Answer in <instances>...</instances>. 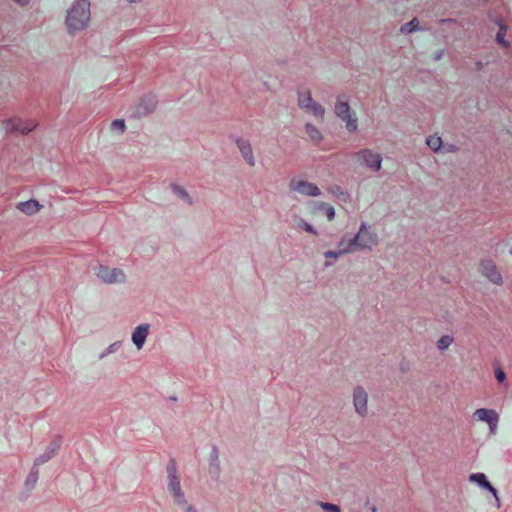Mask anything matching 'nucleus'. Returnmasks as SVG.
Segmentation results:
<instances>
[{"instance_id":"1","label":"nucleus","mask_w":512,"mask_h":512,"mask_svg":"<svg viewBox=\"0 0 512 512\" xmlns=\"http://www.w3.org/2000/svg\"><path fill=\"white\" fill-rule=\"evenodd\" d=\"M90 19V2L88 0H75L67 11L65 24L69 33H73L86 29Z\"/></svg>"},{"instance_id":"2","label":"nucleus","mask_w":512,"mask_h":512,"mask_svg":"<svg viewBox=\"0 0 512 512\" xmlns=\"http://www.w3.org/2000/svg\"><path fill=\"white\" fill-rule=\"evenodd\" d=\"M380 243L379 235L375 227L367 222H362L356 234L353 236V244L357 251L370 252Z\"/></svg>"},{"instance_id":"3","label":"nucleus","mask_w":512,"mask_h":512,"mask_svg":"<svg viewBox=\"0 0 512 512\" xmlns=\"http://www.w3.org/2000/svg\"><path fill=\"white\" fill-rule=\"evenodd\" d=\"M297 105L304 113L314 117L317 121H323L325 117V108L322 104L312 97V93L307 88H302L297 92Z\"/></svg>"},{"instance_id":"4","label":"nucleus","mask_w":512,"mask_h":512,"mask_svg":"<svg viewBox=\"0 0 512 512\" xmlns=\"http://www.w3.org/2000/svg\"><path fill=\"white\" fill-rule=\"evenodd\" d=\"M288 188L290 192L303 197L317 198L322 195L321 188L303 176L292 177L289 180Z\"/></svg>"},{"instance_id":"5","label":"nucleus","mask_w":512,"mask_h":512,"mask_svg":"<svg viewBox=\"0 0 512 512\" xmlns=\"http://www.w3.org/2000/svg\"><path fill=\"white\" fill-rule=\"evenodd\" d=\"M352 406L355 414L365 418L369 414V394L363 385L357 384L351 391Z\"/></svg>"},{"instance_id":"6","label":"nucleus","mask_w":512,"mask_h":512,"mask_svg":"<svg viewBox=\"0 0 512 512\" xmlns=\"http://www.w3.org/2000/svg\"><path fill=\"white\" fill-rule=\"evenodd\" d=\"M1 125L6 133H20L25 135L34 130L38 123L33 119L14 116L4 119Z\"/></svg>"},{"instance_id":"7","label":"nucleus","mask_w":512,"mask_h":512,"mask_svg":"<svg viewBox=\"0 0 512 512\" xmlns=\"http://www.w3.org/2000/svg\"><path fill=\"white\" fill-rule=\"evenodd\" d=\"M97 279L105 284H123L126 282V274L121 268L98 265L95 269Z\"/></svg>"},{"instance_id":"8","label":"nucleus","mask_w":512,"mask_h":512,"mask_svg":"<svg viewBox=\"0 0 512 512\" xmlns=\"http://www.w3.org/2000/svg\"><path fill=\"white\" fill-rule=\"evenodd\" d=\"M478 271L482 277L496 286L504 284V277L493 259L485 258L479 262Z\"/></svg>"},{"instance_id":"9","label":"nucleus","mask_w":512,"mask_h":512,"mask_svg":"<svg viewBox=\"0 0 512 512\" xmlns=\"http://www.w3.org/2000/svg\"><path fill=\"white\" fill-rule=\"evenodd\" d=\"M355 157L361 165L370 169L373 172L380 171L382 167V156L380 153L373 151L372 149L365 148L356 152Z\"/></svg>"},{"instance_id":"10","label":"nucleus","mask_w":512,"mask_h":512,"mask_svg":"<svg viewBox=\"0 0 512 512\" xmlns=\"http://www.w3.org/2000/svg\"><path fill=\"white\" fill-rule=\"evenodd\" d=\"M168 491L176 505L184 504L187 501L185 494L182 490L180 478L175 470L169 471L168 474Z\"/></svg>"},{"instance_id":"11","label":"nucleus","mask_w":512,"mask_h":512,"mask_svg":"<svg viewBox=\"0 0 512 512\" xmlns=\"http://www.w3.org/2000/svg\"><path fill=\"white\" fill-rule=\"evenodd\" d=\"M473 417L477 421L485 422L489 426V431L491 434H496L498 422H499V414L493 409L487 408H479L476 409L473 413Z\"/></svg>"},{"instance_id":"12","label":"nucleus","mask_w":512,"mask_h":512,"mask_svg":"<svg viewBox=\"0 0 512 512\" xmlns=\"http://www.w3.org/2000/svg\"><path fill=\"white\" fill-rule=\"evenodd\" d=\"M62 445V438L60 436H54L51 441L47 444L44 451L38 455L34 460L35 466L43 465L50 459L55 457Z\"/></svg>"},{"instance_id":"13","label":"nucleus","mask_w":512,"mask_h":512,"mask_svg":"<svg viewBox=\"0 0 512 512\" xmlns=\"http://www.w3.org/2000/svg\"><path fill=\"white\" fill-rule=\"evenodd\" d=\"M308 207H309V211H310L311 215L315 216L322 212L325 214V216L329 222H331L335 219V216H336L335 208L327 202L311 201V202H309Z\"/></svg>"},{"instance_id":"14","label":"nucleus","mask_w":512,"mask_h":512,"mask_svg":"<svg viewBox=\"0 0 512 512\" xmlns=\"http://www.w3.org/2000/svg\"><path fill=\"white\" fill-rule=\"evenodd\" d=\"M150 333V324L143 323L136 326L131 333V341L138 351L142 350Z\"/></svg>"},{"instance_id":"15","label":"nucleus","mask_w":512,"mask_h":512,"mask_svg":"<svg viewBox=\"0 0 512 512\" xmlns=\"http://www.w3.org/2000/svg\"><path fill=\"white\" fill-rule=\"evenodd\" d=\"M235 144H236L243 160L245 161V163L249 167H254L256 164V159H255L253 148H252L250 141L247 139L238 138L235 141Z\"/></svg>"},{"instance_id":"16","label":"nucleus","mask_w":512,"mask_h":512,"mask_svg":"<svg viewBox=\"0 0 512 512\" xmlns=\"http://www.w3.org/2000/svg\"><path fill=\"white\" fill-rule=\"evenodd\" d=\"M471 482L477 483L482 488L488 490L494 496L497 504L499 505V497L497 495L496 489L488 482L485 474L483 473H473L469 477Z\"/></svg>"},{"instance_id":"17","label":"nucleus","mask_w":512,"mask_h":512,"mask_svg":"<svg viewBox=\"0 0 512 512\" xmlns=\"http://www.w3.org/2000/svg\"><path fill=\"white\" fill-rule=\"evenodd\" d=\"M338 118L345 124V129L348 133L354 134L358 132V117L354 110Z\"/></svg>"},{"instance_id":"18","label":"nucleus","mask_w":512,"mask_h":512,"mask_svg":"<svg viewBox=\"0 0 512 512\" xmlns=\"http://www.w3.org/2000/svg\"><path fill=\"white\" fill-rule=\"evenodd\" d=\"M16 207L26 215H34L41 210L42 205L37 200L30 199L28 201L19 202Z\"/></svg>"},{"instance_id":"19","label":"nucleus","mask_w":512,"mask_h":512,"mask_svg":"<svg viewBox=\"0 0 512 512\" xmlns=\"http://www.w3.org/2000/svg\"><path fill=\"white\" fill-rule=\"evenodd\" d=\"M304 131L308 139L314 144H320L323 140V134L321 130L314 124L307 122L304 125Z\"/></svg>"},{"instance_id":"20","label":"nucleus","mask_w":512,"mask_h":512,"mask_svg":"<svg viewBox=\"0 0 512 512\" xmlns=\"http://www.w3.org/2000/svg\"><path fill=\"white\" fill-rule=\"evenodd\" d=\"M156 106L157 102L153 97L143 98L137 108V114L138 116H146L152 113L156 109Z\"/></svg>"},{"instance_id":"21","label":"nucleus","mask_w":512,"mask_h":512,"mask_svg":"<svg viewBox=\"0 0 512 512\" xmlns=\"http://www.w3.org/2000/svg\"><path fill=\"white\" fill-rule=\"evenodd\" d=\"M353 111V109L350 107L348 100L344 96L337 97L335 106H334V112L337 117H340L344 114H347L349 112Z\"/></svg>"},{"instance_id":"22","label":"nucleus","mask_w":512,"mask_h":512,"mask_svg":"<svg viewBox=\"0 0 512 512\" xmlns=\"http://www.w3.org/2000/svg\"><path fill=\"white\" fill-rule=\"evenodd\" d=\"M294 228L297 229L298 231H304L313 236L319 235L318 230L303 218H297L295 220Z\"/></svg>"},{"instance_id":"23","label":"nucleus","mask_w":512,"mask_h":512,"mask_svg":"<svg viewBox=\"0 0 512 512\" xmlns=\"http://www.w3.org/2000/svg\"><path fill=\"white\" fill-rule=\"evenodd\" d=\"M336 249L340 252H343V255L357 251L356 246L353 244V237L348 238L346 236H343L340 239V241L337 243Z\"/></svg>"},{"instance_id":"24","label":"nucleus","mask_w":512,"mask_h":512,"mask_svg":"<svg viewBox=\"0 0 512 512\" xmlns=\"http://www.w3.org/2000/svg\"><path fill=\"white\" fill-rule=\"evenodd\" d=\"M324 259H325V267L333 266L340 257L344 256L343 252H340L337 249L334 250H327L323 253Z\"/></svg>"},{"instance_id":"25","label":"nucleus","mask_w":512,"mask_h":512,"mask_svg":"<svg viewBox=\"0 0 512 512\" xmlns=\"http://www.w3.org/2000/svg\"><path fill=\"white\" fill-rule=\"evenodd\" d=\"M426 144L433 152H439L442 148L443 142L440 136L434 134L429 135L426 138Z\"/></svg>"},{"instance_id":"26","label":"nucleus","mask_w":512,"mask_h":512,"mask_svg":"<svg viewBox=\"0 0 512 512\" xmlns=\"http://www.w3.org/2000/svg\"><path fill=\"white\" fill-rule=\"evenodd\" d=\"M454 343V338L453 336L451 335H443L441 336L437 342H436V347L438 348V350L440 351H445L447 350L452 344Z\"/></svg>"},{"instance_id":"27","label":"nucleus","mask_w":512,"mask_h":512,"mask_svg":"<svg viewBox=\"0 0 512 512\" xmlns=\"http://www.w3.org/2000/svg\"><path fill=\"white\" fill-rule=\"evenodd\" d=\"M419 30V21L417 18H413L411 21L403 24L400 27V32L402 34H410L412 32H415Z\"/></svg>"},{"instance_id":"28","label":"nucleus","mask_w":512,"mask_h":512,"mask_svg":"<svg viewBox=\"0 0 512 512\" xmlns=\"http://www.w3.org/2000/svg\"><path fill=\"white\" fill-rule=\"evenodd\" d=\"M173 192L183 202H185V203H187L189 205H191L193 203L191 196L189 195V193L183 187L174 186L173 187Z\"/></svg>"},{"instance_id":"29","label":"nucleus","mask_w":512,"mask_h":512,"mask_svg":"<svg viewBox=\"0 0 512 512\" xmlns=\"http://www.w3.org/2000/svg\"><path fill=\"white\" fill-rule=\"evenodd\" d=\"M120 347H121L120 341H116V342L110 344L103 350V352L100 354L99 358L104 359L108 355L116 353L120 349Z\"/></svg>"},{"instance_id":"30","label":"nucleus","mask_w":512,"mask_h":512,"mask_svg":"<svg viewBox=\"0 0 512 512\" xmlns=\"http://www.w3.org/2000/svg\"><path fill=\"white\" fill-rule=\"evenodd\" d=\"M125 129H126V125H125V121L123 119H116V120L112 121L111 130L113 132L122 134L125 132Z\"/></svg>"},{"instance_id":"31","label":"nucleus","mask_w":512,"mask_h":512,"mask_svg":"<svg viewBox=\"0 0 512 512\" xmlns=\"http://www.w3.org/2000/svg\"><path fill=\"white\" fill-rule=\"evenodd\" d=\"M318 505L324 512H342L340 506L337 504L319 502Z\"/></svg>"},{"instance_id":"32","label":"nucleus","mask_w":512,"mask_h":512,"mask_svg":"<svg viewBox=\"0 0 512 512\" xmlns=\"http://www.w3.org/2000/svg\"><path fill=\"white\" fill-rule=\"evenodd\" d=\"M219 471H220V464H219L218 455H217V453H214V455L212 456L211 463H210V472L218 475Z\"/></svg>"},{"instance_id":"33","label":"nucleus","mask_w":512,"mask_h":512,"mask_svg":"<svg viewBox=\"0 0 512 512\" xmlns=\"http://www.w3.org/2000/svg\"><path fill=\"white\" fill-rule=\"evenodd\" d=\"M496 40L499 44H501L504 47H508L509 43L505 40V29L503 27L500 28L496 35Z\"/></svg>"},{"instance_id":"34","label":"nucleus","mask_w":512,"mask_h":512,"mask_svg":"<svg viewBox=\"0 0 512 512\" xmlns=\"http://www.w3.org/2000/svg\"><path fill=\"white\" fill-rule=\"evenodd\" d=\"M178 506L181 508L182 512H198L196 507L188 503V501H185L184 504H179Z\"/></svg>"},{"instance_id":"35","label":"nucleus","mask_w":512,"mask_h":512,"mask_svg":"<svg viewBox=\"0 0 512 512\" xmlns=\"http://www.w3.org/2000/svg\"><path fill=\"white\" fill-rule=\"evenodd\" d=\"M495 376L500 383H502L506 378V374L502 369H497L495 372Z\"/></svg>"},{"instance_id":"36","label":"nucleus","mask_w":512,"mask_h":512,"mask_svg":"<svg viewBox=\"0 0 512 512\" xmlns=\"http://www.w3.org/2000/svg\"><path fill=\"white\" fill-rule=\"evenodd\" d=\"M15 3L21 5V6H25L28 4V0H13Z\"/></svg>"},{"instance_id":"37","label":"nucleus","mask_w":512,"mask_h":512,"mask_svg":"<svg viewBox=\"0 0 512 512\" xmlns=\"http://www.w3.org/2000/svg\"><path fill=\"white\" fill-rule=\"evenodd\" d=\"M126 1L129 3H137V2H140L141 0H126Z\"/></svg>"}]
</instances>
